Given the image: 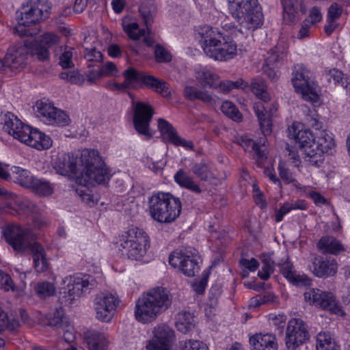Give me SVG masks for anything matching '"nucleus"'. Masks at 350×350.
I'll return each instance as SVG.
<instances>
[{
  "label": "nucleus",
  "instance_id": "3",
  "mask_svg": "<svg viewBox=\"0 0 350 350\" xmlns=\"http://www.w3.org/2000/svg\"><path fill=\"white\" fill-rule=\"evenodd\" d=\"M172 302V295L167 288H152L136 300L134 317L142 324L151 323L171 306Z\"/></svg>",
  "mask_w": 350,
  "mask_h": 350
},
{
  "label": "nucleus",
  "instance_id": "16",
  "mask_svg": "<svg viewBox=\"0 0 350 350\" xmlns=\"http://www.w3.org/2000/svg\"><path fill=\"white\" fill-rule=\"evenodd\" d=\"M120 302V300L116 294L108 293L97 295L94 299L96 318L103 322H110Z\"/></svg>",
  "mask_w": 350,
  "mask_h": 350
},
{
  "label": "nucleus",
  "instance_id": "20",
  "mask_svg": "<svg viewBox=\"0 0 350 350\" xmlns=\"http://www.w3.org/2000/svg\"><path fill=\"white\" fill-rule=\"evenodd\" d=\"M176 340L174 329L168 325L161 323L152 329V337L146 345L148 350H171Z\"/></svg>",
  "mask_w": 350,
  "mask_h": 350
},
{
  "label": "nucleus",
  "instance_id": "54",
  "mask_svg": "<svg viewBox=\"0 0 350 350\" xmlns=\"http://www.w3.org/2000/svg\"><path fill=\"white\" fill-rule=\"evenodd\" d=\"M305 121L308 126L315 129V131H322L323 122L320 120L318 113L315 111H310L306 115Z\"/></svg>",
  "mask_w": 350,
  "mask_h": 350
},
{
  "label": "nucleus",
  "instance_id": "61",
  "mask_svg": "<svg viewBox=\"0 0 350 350\" xmlns=\"http://www.w3.org/2000/svg\"><path fill=\"white\" fill-rule=\"evenodd\" d=\"M308 20H304L301 25V28L297 33V38L303 40L310 36V28L312 27Z\"/></svg>",
  "mask_w": 350,
  "mask_h": 350
},
{
  "label": "nucleus",
  "instance_id": "27",
  "mask_svg": "<svg viewBox=\"0 0 350 350\" xmlns=\"http://www.w3.org/2000/svg\"><path fill=\"white\" fill-rule=\"evenodd\" d=\"M174 182L181 188L188 189L195 194H200L202 189L194 178L184 169H179L174 175Z\"/></svg>",
  "mask_w": 350,
  "mask_h": 350
},
{
  "label": "nucleus",
  "instance_id": "18",
  "mask_svg": "<svg viewBox=\"0 0 350 350\" xmlns=\"http://www.w3.org/2000/svg\"><path fill=\"white\" fill-rule=\"evenodd\" d=\"M304 298L310 304L320 306L333 314L345 315L342 307L332 293L323 292L317 288H310L305 292Z\"/></svg>",
  "mask_w": 350,
  "mask_h": 350
},
{
  "label": "nucleus",
  "instance_id": "36",
  "mask_svg": "<svg viewBox=\"0 0 350 350\" xmlns=\"http://www.w3.org/2000/svg\"><path fill=\"white\" fill-rule=\"evenodd\" d=\"M29 189L40 196H49L53 193V187L49 181L43 178H34Z\"/></svg>",
  "mask_w": 350,
  "mask_h": 350
},
{
  "label": "nucleus",
  "instance_id": "8",
  "mask_svg": "<svg viewBox=\"0 0 350 350\" xmlns=\"http://www.w3.org/2000/svg\"><path fill=\"white\" fill-rule=\"evenodd\" d=\"M117 247L131 260H139L150 247V239L143 229L135 227L123 232L117 242Z\"/></svg>",
  "mask_w": 350,
  "mask_h": 350
},
{
  "label": "nucleus",
  "instance_id": "22",
  "mask_svg": "<svg viewBox=\"0 0 350 350\" xmlns=\"http://www.w3.org/2000/svg\"><path fill=\"white\" fill-rule=\"evenodd\" d=\"M254 111L258 117L262 132L265 135L271 133L272 118L278 110V104L274 100H260L253 105Z\"/></svg>",
  "mask_w": 350,
  "mask_h": 350
},
{
  "label": "nucleus",
  "instance_id": "9",
  "mask_svg": "<svg viewBox=\"0 0 350 350\" xmlns=\"http://www.w3.org/2000/svg\"><path fill=\"white\" fill-rule=\"evenodd\" d=\"M291 81L295 91L301 94L304 100L312 103L318 102L319 86L313 72L303 64H297L293 68Z\"/></svg>",
  "mask_w": 350,
  "mask_h": 350
},
{
  "label": "nucleus",
  "instance_id": "25",
  "mask_svg": "<svg viewBox=\"0 0 350 350\" xmlns=\"http://www.w3.org/2000/svg\"><path fill=\"white\" fill-rule=\"evenodd\" d=\"M282 275L295 286H309L312 284L311 280L304 274L297 273L293 264H279Z\"/></svg>",
  "mask_w": 350,
  "mask_h": 350
},
{
  "label": "nucleus",
  "instance_id": "23",
  "mask_svg": "<svg viewBox=\"0 0 350 350\" xmlns=\"http://www.w3.org/2000/svg\"><path fill=\"white\" fill-rule=\"evenodd\" d=\"M158 129L163 142L172 144L175 146H182L188 150L193 149V142L179 136L173 125L165 119H158Z\"/></svg>",
  "mask_w": 350,
  "mask_h": 350
},
{
  "label": "nucleus",
  "instance_id": "1",
  "mask_svg": "<svg viewBox=\"0 0 350 350\" xmlns=\"http://www.w3.org/2000/svg\"><path fill=\"white\" fill-rule=\"evenodd\" d=\"M79 161L73 155L62 154L53 163V167L59 174L66 176L69 173L77 174L81 172L80 184L85 186H94L96 184H105L109 179V172L105 163L98 155L97 151L85 150L82 152Z\"/></svg>",
  "mask_w": 350,
  "mask_h": 350
},
{
  "label": "nucleus",
  "instance_id": "29",
  "mask_svg": "<svg viewBox=\"0 0 350 350\" xmlns=\"http://www.w3.org/2000/svg\"><path fill=\"white\" fill-rule=\"evenodd\" d=\"M250 343L255 350H278L275 337L271 334H256L250 338Z\"/></svg>",
  "mask_w": 350,
  "mask_h": 350
},
{
  "label": "nucleus",
  "instance_id": "41",
  "mask_svg": "<svg viewBox=\"0 0 350 350\" xmlns=\"http://www.w3.org/2000/svg\"><path fill=\"white\" fill-rule=\"evenodd\" d=\"M1 124L3 125V129L10 135L12 131L18 129V126L21 125V121L13 113L7 112L2 116L1 118Z\"/></svg>",
  "mask_w": 350,
  "mask_h": 350
},
{
  "label": "nucleus",
  "instance_id": "14",
  "mask_svg": "<svg viewBox=\"0 0 350 350\" xmlns=\"http://www.w3.org/2000/svg\"><path fill=\"white\" fill-rule=\"evenodd\" d=\"M14 138L38 150L49 148L52 145L51 137L36 129L21 122L18 129L12 131Z\"/></svg>",
  "mask_w": 350,
  "mask_h": 350
},
{
  "label": "nucleus",
  "instance_id": "53",
  "mask_svg": "<svg viewBox=\"0 0 350 350\" xmlns=\"http://www.w3.org/2000/svg\"><path fill=\"white\" fill-rule=\"evenodd\" d=\"M278 168L280 176L285 182V183H294L295 186L298 187V184L294 177L293 174L290 172L288 167H286L285 163L282 161L280 162Z\"/></svg>",
  "mask_w": 350,
  "mask_h": 350
},
{
  "label": "nucleus",
  "instance_id": "24",
  "mask_svg": "<svg viewBox=\"0 0 350 350\" xmlns=\"http://www.w3.org/2000/svg\"><path fill=\"white\" fill-rule=\"evenodd\" d=\"M59 41V37L53 33H46L36 40L33 49V54L42 62L49 59V49L55 46Z\"/></svg>",
  "mask_w": 350,
  "mask_h": 350
},
{
  "label": "nucleus",
  "instance_id": "58",
  "mask_svg": "<svg viewBox=\"0 0 350 350\" xmlns=\"http://www.w3.org/2000/svg\"><path fill=\"white\" fill-rule=\"evenodd\" d=\"M0 287L5 291H14L15 288L10 276L1 271H0Z\"/></svg>",
  "mask_w": 350,
  "mask_h": 350
},
{
  "label": "nucleus",
  "instance_id": "35",
  "mask_svg": "<svg viewBox=\"0 0 350 350\" xmlns=\"http://www.w3.org/2000/svg\"><path fill=\"white\" fill-rule=\"evenodd\" d=\"M191 171L200 180L209 181L215 178L210 166L204 162L194 163L191 167Z\"/></svg>",
  "mask_w": 350,
  "mask_h": 350
},
{
  "label": "nucleus",
  "instance_id": "39",
  "mask_svg": "<svg viewBox=\"0 0 350 350\" xmlns=\"http://www.w3.org/2000/svg\"><path fill=\"white\" fill-rule=\"evenodd\" d=\"M317 350H338L334 339L328 332H321L317 336Z\"/></svg>",
  "mask_w": 350,
  "mask_h": 350
},
{
  "label": "nucleus",
  "instance_id": "11",
  "mask_svg": "<svg viewBox=\"0 0 350 350\" xmlns=\"http://www.w3.org/2000/svg\"><path fill=\"white\" fill-rule=\"evenodd\" d=\"M122 75L124 77V83L127 90L134 88L135 83H141L142 85L152 89L164 97L170 94L167 83L165 81L144 72L138 71L133 67L126 69Z\"/></svg>",
  "mask_w": 350,
  "mask_h": 350
},
{
  "label": "nucleus",
  "instance_id": "63",
  "mask_svg": "<svg viewBox=\"0 0 350 350\" xmlns=\"http://www.w3.org/2000/svg\"><path fill=\"white\" fill-rule=\"evenodd\" d=\"M104 77L100 69L92 70L88 72L87 75V81L90 85L95 83L98 80Z\"/></svg>",
  "mask_w": 350,
  "mask_h": 350
},
{
  "label": "nucleus",
  "instance_id": "56",
  "mask_svg": "<svg viewBox=\"0 0 350 350\" xmlns=\"http://www.w3.org/2000/svg\"><path fill=\"white\" fill-rule=\"evenodd\" d=\"M342 7L338 3H332L329 8L327 16V21H335L340 18L342 12Z\"/></svg>",
  "mask_w": 350,
  "mask_h": 350
},
{
  "label": "nucleus",
  "instance_id": "17",
  "mask_svg": "<svg viewBox=\"0 0 350 350\" xmlns=\"http://www.w3.org/2000/svg\"><path fill=\"white\" fill-rule=\"evenodd\" d=\"M310 339L308 327L301 319L293 318L286 329V345L288 350H295Z\"/></svg>",
  "mask_w": 350,
  "mask_h": 350
},
{
  "label": "nucleus",
  "instance_id": "31",
  "mask_svg": "<svg viewBox=\"0 0 350 350\" xmlns=\"http://www.w3.org/2000/svg\"><path fill=\"white\" fill-rule=\"evenodd\" d=\"M317 248L323 254L333 255H338L345 250L340 241L332 236L322 237L317 243Z\"/></svg>",
  "mask_w": 350,
  "mask_h": 350
},
{
  "label": "nucleus",
  "instance_id": "40",
  "mask_svg": "<svg viewBox=\"0 0 350 350\" xmlns=\"http://www.w3.org/2000/svg\"><path fill=\"white\" fill-rule=\"evenodd\" d=\"M237 143L244 148L245 150H252L254 152L258 159H264L266 158L265 150H260L256 142L245 135L237 138Z\"/></svg>",
  "mask_w": 350,
  "mask_h": 350
},
{
  "label": "nucleus",
  "instance_id": "7",
  "mask_svg": "<svg viewBox=\"0 0 350 350\" xmlns=\"http://www.w3.org/2000/svg\"><path fill=\"white\" fill-rule=\"evenodd\" d=\"M149 213L159 223H171L179 217L182 204L180 199L170 193L159 192L148 198Z\"/></svg>",
  "mask_w": 350,
  "mask_h": 350
},
{
  "label": "nucleus",
  "instance_id": "33",
  "mask_svg": "<svg viewBox=\"0 0 350 350\" xmlns=\"http://www.w3.org/2000/svg\"><path fill=\"white\" fill-rule=\"evenodd\" d=\"M84 338L90 350H107L108 341L103 333L96 331H88Z\"/></svg>",
  "mask_w": 350,
  "mask_h": 350
},
{
  "label": "nucleus",
  "instance_id": "10",
  "mask_svg": "<svg viewBox=\"0 0 350 350\" xmlns=\"http://www.w3.org/2000/svg\"><path fill=\"white\" fill-rule=\"evenodd\" d=\"M139 11L144 18L146 26V31L139 29L138 24L132 21L129 17H124L122 19V28L131 39L137 40L142 38L143 42L146 46H151L154 43V40L150 35L149 26L153 21L154 8L152 7L151 10L148 9L144 3H142L139 8Z\"/></svg>",
  "mask_w": 350,
  "mask_h": 350
},
{
  "label": "nucleus",
  "instance_id": "5",
  "mask_svg": "<svg viewBox=\"0 0 350 350\" xmlns=\"http://www.w3.org/2000/svg\"><path fill=\"white\" fill-rule=\"evenodd\" d=\"M51 10V6L46 1L29 0L21 7L20 12H16L18 23L14 32L20 36H32L36 34V31L29 27L49 18Z\"/></svg>",
  "mask_w": 350,
  "mask_h": 350
},
{
  "label": "nucleus",
  "instance_id": "43",
  "mask_svg": "<svg viewBox=\"0 0 350 350\" xmlns=\"http://www.w3.org/2000/svg\"><path fill=\"white\" fill-rule=\"evenodd\" d=\"M253 93L261 100H270V95L267 91L265 81L260 79H254L251 83Z\"/></svg>",
  "mask_w": 350,
  "mask_h": 350
},
{
  "label": "nucleus",
  "instance_id": "60",
  "mask_svg": "<svg viewBox=\"0 0 350 350\" xmlns=\"http://www.w3.org/2000/svg\"><path fill=\"white\" fill-rule=\"evenodd\" d=\"M292 211L289 202L284 203L279 209L275 211V220L276 222L282 221L284 215Z\"/></svg>",
  "mask_w": 350,
  "mask_h": 350
},
{
  "label": "nucleus",
  "instance_id": "6",
  "mask_svg": "<svg viewBox=\"0 0 350 350\" xmlns=\"http://www.w3.org/2000/svg\"><path fill=\"white\" fill-rule=\"evenodd\" d=\"M228 10L243 28L255 30L263 23L262 8L258 0H228Z\"/></svg>",
  "mask_w": 350,
  "mask_h": 350
},
{
  "label": "nucleus",
  "instance_id": "42",
  "mask_svg": "<svg viewBox=\"0 0 350 350\" xmlns=\"http://www.w3.org/2000/svg\"><path fill=\"white\" fill-rule=\"evenodd\" d=\"M13 174L16 175L14 177L15 182L21 186L29 189L35 178V177L31 175L29 171L19 167H14Z\"/></svg>",
  "mask_w": 350,
  "mask_h": 350
},
{
  "label": "nucleus",
  "instance_id": "32",
  "mask_svg": "<svg viewBox=\"0 0 350 350\" xmlns=\"http://www.w3.org/2000/svg\"><path fill=\"white\" fill-rule=\"evenodd\" d=\"M283 7V20L286 24L291 25L298 20V14L301 5L300 0H281Z\"/></svg>",
  "mask_w": 350,
  "mask_h": 350
},
{
  "label": "nucleus",
  "instance_id": "59",
  "mask_svg": "<svg viewBox=\"0 0 350 350\" xmlns=\"http://www.w3.org/2000/svg\"><path fill=\"white\" fill-rule=\"evenodd\" d=\"M305 20H308L311 25L314 26L322 20V14L320 8L317 7L312 8L309 13V16Z\"/></svg>",
  "mask_w": 350,
  "mask_h": 350
},
{
  "label": "nucleus",
  "instance_id": "57",
  "mask_svg": "<svg viewBox=\"0 0 350 350\" xmlns=\"http://www.w3.org/2000/svg\"><path fill=\"white\" fill-rule=\"evenodd\" d=\"M100 70L103 77H118L119 71L115 64L113 62H107L100 67Z\"/></svg>",
  "mask_w": 350,
  "mask_h": 350
},
{
  "label": "nucleus",
  "instance_id": "51",
  "mask_svg": "<svg viewBox=\"0 0 350 350\" xmlns=\"http://www.w3.org/2000/svg\"><path fill=\"white\" fill-rule=\"evenodd\" d=\"M178 348L179 350H208L206 344L198 340L180 341Z\"/></svg>",
  "mask_w": 350,
  "mask_h": 350
},
{
  "label": "nucleus",
  "instance_id": "46",
  "mask_svg": "<svg viewBox=\"0 0 350 350\" xmlns=\"http://www.w3.org/2000/svg\"><path fill=\"white\" fill-rule=\"evenodd\" d=\"M35 292L40 298H45L53 296L55 294L56 288L55 286L48 282H39L36 284Z\"/></svg>",
  "mask_w": 350,
  "mask_h": 350
},
{
  "label": "nucleus",
  "instance_id": "28",
  "mask_svg": "<svg viewBox=\"0 0 350 350\" xmlns=\"http://www.w3.org/2000/svg\"><path fill=\"white\" fill-rule=\"evenodd\" d=\"M48 324L53 327L66 329L64 337L67 342H70L74 340V335L68 328L69 327L68 318L64 315V310L62 308L55 310L53 316L49 318Z\"/></svg>",
  "mask_w": 350,
  "mask_h": 350
},
{
  "label": "nucleus",
  "instance_id": "44",
  "mask_svg": "<svg viewBox=\"0 0 350 350\" xmlns=\"http://www.w3.org/2000/svg\"><path fill=\"white\" fill-rule=\"evenodd\" d=\"M221 111L229 118L235 122H241L243 116L237 107L230 101H224L221 106Z\"/></svg>",
  "mask_w": 350,
  "mask_h": 350
},
{
  "label": "nucleus",
  "instance_id": "21",
  "mask_svg": "<svg viewBox=\"0 0 350 350\" xmlns=\"http://www.w3.org/2000/svg\"><path fill=\"white\" fill-rule=\"evenodd\" d=\"M64 282L66 283V290L71 299L89 293L96 285L95 280L89 275L66 277Z\"/></svg>",
  "mask_w": 350,
  "mask_h": 350
},
{
  "label": "nucleus",
  "instance_id": "19",
  "mask_svg": "<svg viewBox=\"0 0 350 350\" xmlns=\"http://www.w3.org/2000/svg\"><path fill=\"white\" fill-rule=\"evenodd\" d=\"M195 72L196 77L202 86H208L222 92H228L234 88H239L243 83L242 81L236 82L220 81L217 74L206 67L196 68Z\"/></svg>",
  "mask_w": 350,
  "mask_h": 350
},
{
  "label": "nucleus",
  "instance_id": "62",
  "mask_svg": "<svg viewBox=\"0 0 350 350\" xmlns=\"http://www.w3.org/2000/svg\"><path fill=\"white\" fill-rule=\"evenodd\" d=\"M20 327L19 321L12 316L6 314L5 328L10 332H17Z\"/></svg>",
  "mask_w": 350,
  "mask_h": 350
},
{
  "label": "nucleus",
  "instance_id": "30",
  "mask_svg": "<svg viewBox=\"0 0 350 350\" xmlns=\"http://www.w3.org/2000/svg\"><path fill=\"white\" fill-rule=\"evenodd\" d=\"M269 55L265 60V64L263 65V72L271 80H276L278 78V70H276L275 64L282 60L284 57V53H280L277 48L272 49L269 53Z\"/></svg>",
  "mask_w": 350,
  "mask_h": 350
},
{
  "label": "nucleus",
  "instance_id": "34",
  "mask_svg": "<svg viewBox=\"0 0 350 350\" xmlns=\"http://www.w3.org/2000/svg\"><path fill=\"white\" fill-rule=\"evenodd\" d=\"M176 327L183 334L189 332L195 327L193 315L186 311L178 312L176 317Z\"/></svg>",
  "mask_w": 350,
  "mask_h": 350
},
{
  "label": "nucleus",
  "instance_id": "12",
  "mask_svg": "<svg viewBox=\"0 0 350 350\" xmlns=\"http://www.w3.org/2000/svg\"><path fill=\"white\" fill-rule=\"evenodd\" d=\"M36 118L46 124L64 126L68 125L70 120L65 111L54 107L48 100H38L33 106Z\"/></svg>",
  "mask_w": 350,
  "mask_h": 350
},
{
  "label": "nucleus",
  "instance_id": "26",
  "mask_svg": "<svg viewBox=\"0 0 350 350\" xmlns=\"http://www.w3.org/2000/svg\"><path fill=\"white\" fill-rule=\"evenodd\" d=\"M169 262H198L202 261L198 252L192 247H181L174 250L169 256Z\"/></svg>",
  "mask_w": 350,
  "mask_h": 350
},
{
  "label": "nucleus",
  "instance_id": "47",
  "mask_svg": "<svg viewBox=\"0 0 350 350\" xmlns=\"http://www.w3.org/2000/svg\"><path fill=\"white\" fill-rule=\"evenodd\" d=\"M59 50L62 52L59 57V64L63 68H72L74 66V63L72 62V49L68 46H65L63 49L62 46H60Z\"/></svg>",
  "mask_w": 350,
  "mask_h": 350
},
{
  "label": "nucleus",
  "instance_id": "4",
  "mask_svg": "<svg viewBox=\"0 0 350 350\" xmlns=\"http://www.w3.org/2000/svg\"><path fill=\"white\" fill-rule=\"evenodd\" d=\"M201 46L204 53L215 60L226 62L237 55V45L229 36L217 28L204 26L200 29Z\"/></svg>",
  "mask_w": 350,
  "mask_h": 350
},
{
  "label": "nucleus",
  "instance_id": "38",
  "mask_svg": "<svg viewBox=\"0 0 350 350\" xmlns=\"http://www.w3.org/2000/svg\"><path fill=\"white\" fill-rule=\"evenodd\" d=\"M310 269L319 278L334 275L337 272L336 264H312Z\"/></svg>",
  "mask_w": 350,
  "mask_h": 350
},
{
  "label": "nucleus",
  "instance_id": "55",
  "mask_svg": "<svg viewBox=\"0 0 350 350\" xmlns=\"http://www.w3.org/2000/svg\"><path fill=\"white\" fill-rule=\"evenodd\" d=\"M154 55L157 61L159 63H167L172 59V55L170 52L160 44L156 45Z\"/></svg>",
  "mask_w": 350,
  "mask_h": 350
},
{
  "label": "nucleus",
  "instance_id": "15",
  "mask_svg": "<svg viewBox=\"0 0 350 350\" xmlns=\"http://www.w3.org/2000/svg\"><path fill=\"white\" fill-rule=\"evenodd\" d=\"M133 108V124L136 131L148 138L152 137L150 131V123L153 115V109L147 103L135 101L132 94H129Z\"/></svg>",
  "mask_w": 350,
  "mask_h": 350
},
{
  "label": "nucleus",
  "instance_id": "52",
  "mask_svg": "<svg viewBox=\"0 0 350 350\" xmlns=\"http://www.w3.org/2000/svg\"><path fill=\"white\" fill-rule=\"evenodd\" d=\"M213 266H210L208 268L205 269L202 272V278L200 280L196 281L193 284V288L195 292H196L198 294H203L206 287L207 286V282L208 279L209 278V275L211 274V269H212Z\"/></svg>",
  "mask_w": 350,
  "mask_h": 350
},
{
  "label": "nucleus",
  "instance_id": "49",
  "mask_svg": "<svg viewBox=\"0 0 350 350\" xmlns=\"http://www.w3.org/2000/svg\"><path fill=\"white\" fill-rule=\"evenodd\" d=\"M16 203L18 208L25 213L31 214L33 216L40 212L38 207L27 198L18 199Z\"/></svg>",
  "mask_w": 350,
  "mask_h": 350
},
{
  "label": "nucleus",
  "instance_id": "50",
  "mask_svg": "<svg viewBox=\"0 0 350 350\" xmlns=\"http://www.w3.org/2000/svg\"><path fill=\"white\" fill-rule=\"evenodd\" d=\"M84 57L87 61L88 67L90 68L103 60V54L95 48L86 49Z\"/></svg>",
  "mask_w": 350,
  "mask_h": 350
},
{
  "label": "nucleus",
  "instance_id": "13",
  "mask_svg": "<svg viewBox=\"0 0 350 350\" xmlns=\"http://www.w3.org/2000/svg\"><path fill=\"white\" fill-rule=\"evenodd\" d=\"M3 232L6 242L18 252H27L31 243L36 239L31 230L16 224L8 225Z\"/></svg>",
  "mask_w": 350,
  "mask_h": 350
},
{
  "label": "nucleus",
  "instance_id": "48",
  "mask_svg": "<svg viewBox=\"0 0 350 350\" xmlns=\"http://www.w3.org/2000/svg\"><path fill=\"white\" fill-rule=\"evenodd\" d=\"M178 272L183 273L187 277H193L200 271L198 264H170Z\"/></svg>",
  "mask_w": 350,
  "mask_h": 350
},
{
  "label": "nucleus",
  "instance_id": "45",
  "mask_svg": "<svg viewBox=\"0 0 350 350\" xmlns=\"http://www.w3.org/2000/svg\"><path fill=\"white\" fill-rule=\"evenodd\" d=\"M27 251H31L33 262H46V252L43 246L34 240L31 243V245Z\"/></svg>",
  "mask_w": 350,
  "mask_h": 350
},
{
  "label": "nucleus",
  "instance_id": "37",
  "mask_svg": "<svg viewBox=\"0 0 350 350\" xmlns=\"http://www.w3.org/2000/svg\"><path fill=\"white\" fill-rule=\"evenodd\" d=\"M185 97L190 100H200L208 104L212 102V97L206 92L199 90L193 86H186L184 89Z\"/></svg>",
  "mask_w": 350,
  "mask_h": 350
},
{
  "label": "nucleus",
  "instance_id": "64",
  "mask_svg": "<svg viewBox=\"0 0 350 350\" xmlns=\"http://www.w3.org/2000/svg\"><path fill=\"white\" fill-rule=\"evenodd\" d=\"M273 271V267L271 264H264L258 275L262 280H267Z\"/></svg>",
  "mask_w": 350,
  "mask_h": 350
},
{
  "label": "nucleus",
  "instance_id": "2",
  "mask_svg": "<svg viewBox=\"0 0 350 350\" xmlns=\"http://www.w3.org/2000/svg\"><path fill=\"white\" fill-rule=\"evenodd\" d=\"M288 132L304 152L306 161L312 166L319 167L324 160V154L329 153L335 146L332 133L326 130L313 132L304 129L299 123H293Z\"/></svg>",
  "mask_w": 350,
  "mask_h": 350
}]
</instances>
